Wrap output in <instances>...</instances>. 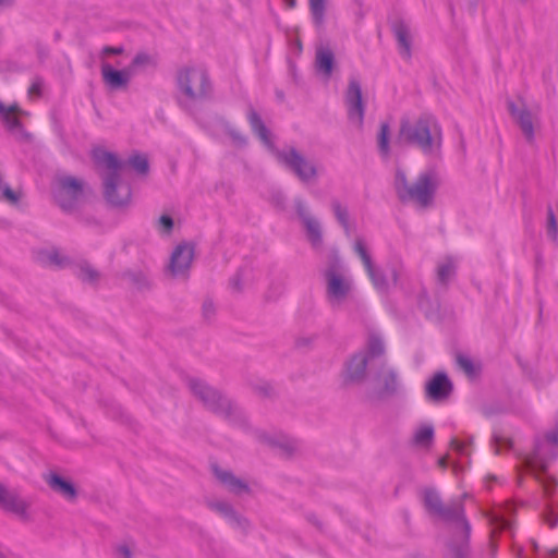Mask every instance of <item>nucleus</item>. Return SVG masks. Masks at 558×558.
I'll return each instance as SVG.
<instances>
[{"mask_svg": "<svg viewBox=\"0 0 558 558\" xmlns=\"http://www.w3.org/2000/svg\"><path fill=\"white\" fill-rule=\"evenodd\" d=\"M77 276L86 282H95L99 278V274L89 264L83 263L77 268Z\"/></svg>", "mask_w": 558, "mask_h": 558, "instance_id": "obj_35", "label": "nucleus"}, {"mask_svg": "<svg viewBox=\"0 0 558 558\" xmlns=\"http://www.w3.org/2000/svg\"><path fill=\"white\" fill-rule=\"evenodd\" d=\"M471 440L462 441L457 438L451 440V449L454 450L460 456H469L470 454V446Z\"/></svg>", "mask_w": 558, "mask_h": 558, "instance_id": "obj_39", "label": "nucleus"}, {"mask_svg": "<svg viewBox=\"0 0 558 558\" xmlns=\"http://www.w3.org/2000/svg\"><path fill=\"white\" fill-rule=\"evenodd\" d=\"M214 474L217 477V480L226 486V488L235 494V495H242L244 493H248V486L247 484L235 477L231 472L227 470H221L218 466H214Z\"/></svg>", "mask_w": 558, "mask_h": 558, "instance_id": "obj_21", "label": "nucleus"}, {"mask_svg": "<svg viewBox=\"0 0 558 558\" xmlns=\"http://www.w3.org/2000/svg\"><path fill=\"white\" fill-rule=\"evenodd\" d=\"M395 36L398 41L400 54L408 59L411 57V34L407 25L400 23L395 26Z\"/></svg>", "mask_w": 558, "mask_h": 558, "instance_id": "obj_27", "label": "nucleus"}, {"mask_svg": "<svg viewBox=\"0 0 558 558\" xmlns=\"http://www.w3.org/2000/svg\"><path fill=\"white\" fill-rule=\"evenodd\" d=\"M391 276H392V281H393L395 283H397V281H398V274H397V270H396V269H393V270H392Z\"/></svg>", "mask_w": 558, "mask_h": 558, "instance_id": "obj_51", "label": "nucleus"}, {"mask_svg": "<svg viewBox=\"0 0 558 558\" xmlns=\"http://www.w3.org/2000/svg\"><path fill=\"white\" fill-rule=\"evenodd\" d=\"M368 360L365 353L359 352L351 357L344 371V380L347 383H360L366 374Z\"/></svg>", "mask_w": 558, "mask_h": 558, "instance_id": "obj_19", "label": "nucleus"}, {"mask_svg": "<svg viewBox=\"0 0 558 558\" xmlns=\"http://www.w3.org/2000/svg\"><path fill=\"white\" fill-rule=\"evenodd\" d=\"M295 210L303 222L306 236L314 248L322 247L323 233L320 222L313 217L303 201H295Z\"/></svg>", "mask_w": 558, "mask_h": 558, "instance_id": "obj_13", "label": "nucleus"}, {"mask_svg": "<svg viewBox=\"0 0 558 558\" xmlns=\"http://www.w3.org/2000/svg\"><path fill=\"white\" fill-rule=\"evenodd\" d=\"M367 360L379 357L385 353V344L381 337L375 332H371L366 343V351L364 352Z\"/></svg>", "mask_w": 558, "mask_h": 558, "instance_id": "obj_29", "label": "nucleus"}, {"mask_svg": "<svg viewBox=\"0 0 558 558\" xmlns=\"http://www.w3.org/2000/svg\"><path fill=\"white\" fill-rule=\"evenodd\" d=\"M424 502L429 512L456 524L457 531L449 544V551L452 558H466L471 526L464 518L462 501L457 499L445 506L436 490L426 489Z\"/></svg>", "mask_w": 558, "mask_h": 558, "instance_id": "obj_2", "label": "nucleus"}, {"mask_svg": "<svg viewBox=\"0 0 558 558\" xmlns=\"http://www.w3.org/2000/svg\"><path fill=\"white\" fill-rule=\"evenodd\" d=\"M401 383L397 372L384 365L377 376L374 378V392L378 397L392 396L399 392Z\"/></svg>", "mask_w": 558, "mask_h": 558, "instance_id": "obj_14", "label": "nucleus"}, {"mask_svg": "<svg viewBox=\"0 0 558 558\" xmlns=\"http://www.w3.org/2000/svg\"><path fill=\"white\" fill-rule=\"evenodd\" d=\"M44 89V81L41 77H35L28 88V96L31 98H38L41 96Z\"/></svg>", "mask_w": 558, "mask_h": 558, "instance_id": "obj_38", "label": "nucleus"}, {"mask_svg": "<svg viewBox=\"0 0 558 558\" xmlns=\"http://www.w3.org/2000/svg\"><path fill=\"white\" fill-rule=\"evenodd\" d=\"M377 146L380 156L384 159L390 157V128L388 123H381L377 135Z\"/></svg>", "mask_w": 558, "mask_h": 558, "instance_id": "obj_30", "label": "nucleus"}, {"mask_svg": "<svg viewBox=\"0 0 558 558\" xmlns=\"http://www.w3.org/2000/svg\"><path fill=\"white\" fill-rule=\"evenodd\" d=\"M173 228V220L170 216L163 215L158 220V229L163 233H169Z\"/></svg>", "mask_w": 558, "mask_h": 558, "instance_id": "obj_40", "label": "nucleus"}, {"mask_svg": "<svg viewBox=\"0 0 558 558\" xmlns=\"http://www.w3.org/2000/svg\"><path fill=\"white\" fill-rule=\"evenodd\" d=\"M452 389L451 383L445 373H437L426 385V396L430 400L446 399Z\"/></svg>", "mask_w": 558, "mask_h": 558, "instance_id": "obj_18", "label": "nucleus"}, {"mask_svg": "<svg viewBox=\"0 0 558 558\" xmlns=\"http://www.w3.org/2000/svg\"><path fill=\"white\" fill-rule=\"evenodd\" d=\"M83 194V181L71 175H62L57 179L54 198L63 210H72L82 199Z\"/></svg>", "mask_w": 558, "mask_h": 558, "instance_id": "obj_11", "label": "nucleus"}, {"mask_svg": "<svg viewBox=\"0 0 558 558\" xmlns=\"http://www.w3.org/2000/svg\"><path fill=\"white\" fill-rule=\"evenodd\" d=\"M247 118L254 133H256L263 144L271 150L281 165L293 172L303 183H310L316 180L318 169L315 161L305 158L293 147L282 150L276 149L271 141L270 132L265 126L257 112L253 109L250 110Z\"/></svg>", "mask_w": 558, "mask_h": 558, "instance_id": "obj_3", "label": "nucleus"}, {"mask_svg": "<svg viewBox=\"0 0 558 558\" xmlns=\"http://www.w3.org/2000/svg\"><path fill=\"white\" fill-rule=\"evenodd\" d=\"M13 3V0H0V8L10 7Z\"/></svg>", "mask_w": 558, "mask_h": 558, "instance_id": "obj_46", "label": "nucleus"}, {"mask_svg": "<svg viewBox=\"0 0 558 558\" xmlns=\"http://www.w3.org/2000/svg\"><path fill=\"white\" fill-rule=\"evenodd\" d=\"M439 177L434 170L421 172L413 183H409L405 173L397 170L395 187L402 202H410L420 208H428L433 205L436 191L439 186Z\"/></svg>", "mask_w": 558, "mask_h": 558, "instance_id": "obj_6", "label": "nucleus"}, {"mask_svg": "<svg viewBox=\"0 0 558 558\" xmlns=\"http://www.w3.org/2000/svg\"><path fill=\"white\" fill-rule=\"evenodd\" d=\"M180 101L194 105L210 98L213 85L208 72L202 65H184L177 73Z\"/></svg>", "mask_w": 558, "mask_h": 558, "instance_id": "obj_7", "label": "nucleus"}, {"mask_svg": "<svg viewBox=\"0 0 558 558\" xmlns=\"http://www.w3.org/2000/svg\"><path fill=\"white\" fill-rule=\"evenodd\" d=\"M210 508L221 514L228 520V522L234 527L245 530L248 526L247 521L239 515L232 506L226 501H214L210 502Z\"/></svg>", "mask_w": 558, "mask_h": 558, "instance_id": "obj_23", "label": "nucleus"}, {"mask_svg": "<svg viewBox=\"0 0 558 558\" xmlns=\"http://www.w3.org/2000/svg\"><path fill=\"white\" fill-rule=\"evenodd\" d=\"M123 52V48L122 47H110V46H106L102 48V56L106 57V56H109V54H120Z\"/></svg>", "mask_w": 558, "mask_h": 558, "instance_id": "obj_43", "label": "nucleus"}, {"mask_svg": "<svg viewBox=\"0 0 558 558\" xmlns=\"http://www.w3.org/2000/svg\"><path fill=\"white\" fill-rule=\"evenodd\" d=\"M26 114L17 104L7 106L0 100V120L9 131H20L22 129L20 117Z\"/></svg>", "mask_w": 558, "mask_h": 558, "instance_id": "obj_20", "label": "nucleus"}, {"mask_svg": "<svg viewBox=\"0 0 558 558\" xmlns=\"http://www.w3.org/2000/svg\"><path fill=\"white\" fill-rule=\"evenodd\" d=\"M558 456V426L545 434L538 439L535 449L525 462L527 466L535 471H544L550 460Z\"/></svg>", "mask_w": 558, "mask_h": 558, "instance_id": "obj_9", "label": "nucleus"}, {"mask_svg": "<svg viewBox=\"0 0 558 558\" xmlns=\"http://www.w3.org/2000/svg\"><path fill=\"white\" fill-rule=\"evenodd\" d=\"M322 275L325 281L326 301L332 308H339L354 298L353 277L337 252L330 254Z\"/></svg>", "mask_w": 558, "mask_h": 558, "instance_id": "obj_4", "label": "nucleus"}, {"mask_svg": "<svg viewBox=\"0 0 558 558\" xmlns=\"http://www.w3.org/2000/svg\"><path fill=\"white\" fill-rule=\"evenodd\" d=\"M333 213L338 219V221L348 231V213L344 207H342L338 202L332 203Z\"/></svg>", "mask_w": 558, "mask_h": 558, "instance_id": "obj_37", "label": "nucleus"}, {"mask_svg": "<svg viewBox=\"0 0 558 558\" xmlns=\"http://www.w3.org/2000/svg\"><path fill=\"white\" fill-rule=\"evenodd\" d=\"M231 283H232V286H233V288L235 290H240L241 289V286H240L238 277L233 278Z\"/></svg>", "mask_w": 558, "mask_h": 558, "instance_id": "obj_47", "label": "nucleus"}, {"mask_svg": "<svg viewBox=\"0 0 558 558\" xmlns=\"http://www.w3.org/2000/svg\"><path fill=\"white\" fill-rule=\"evenodd\" d=\"M549 226L551 228H556V221H555L553 213L549 214Z\"/></svg>", "mask_w": 558, "mask_h": 558, "instance_id": "obj_49", "label": "nucleus"}, {"mask_svg": "<svg viewBox=\"0 0 558 558\" xmlns=\"http://www.w3.org/2000/svg\"><path fill=\"white\" fill-rule=\"evenodd\" d=\"M490 553H492V556L494 557L495 554H496V550H497V545L496 543L492 542V545H490Z\"/></svg>", "mask_w": 558, "mask_h": 558, "instance_id": "obj_50", "label": "nucleus"}, {"mask_svg": "<svg viewBox=\"0 0 558 558\" xmlns=\"http://www.w3.org/2000/svg\"><path fill=\"white\" fill-rule=\"evenodd\" d=\"M101 75L105 84L111 89L125 88L133 77L132 71L128 68L116 70L107 62L101 64Z\"/></svg>", "mask_w": 558, "mask_h": 558, "instance_id": "obj_16", "label": "nucleus"}, {"mask_svg": "<svg viewBox=\"0 0 558 558\" xmlns=\"http://www.w3.org/2000/svg\"><path fill=\"white\" fill-rule=\"evenodd\" d=\"M457 364L466 375H469V376L475 375V373H476L475 366L473 364V361L469 356H465L462 354L458 355Z\"/></svg>", "mask_w": 558, "mask_h": 558, "instance_id": "obj_36", "label": "nucleus"}, {"mask_svg": "<svg viewBox=\"0 0 558 558\" xmlns=\"http://www.w3.org/2000/svg\"><path fill=\"white\" fill-rule=\"evenodd\" d=\"M511 116L519 123L523 134L529 141L534 138V126L532 113L525 108H518L513 102L508 104Z\"/></svg>", "mask_w": 558, "mask_h": 558, "instance_id": "obj_22", "label": "nucleus"}, {"mask_svg": "<svg viewBox=\"0 0 558 558\" xmlns=\"http://www.w3.org/2000/svg\"><path fill=\"white\" fill-rule=\"evenodd\" d=\"M116 555H117V558H132L133 557L132 549L129 547L128 544H119L116 547Z\"/></svg>", "mask_w": 558, "mask_h": 558, "instance_id": "obj_41", "label": "nucleus"}, {"mask_svg": "<svg viewBox=\"0 0 558 558\" xmlns=\"http://www.w3.org/2000/svg\"><path fill=\"white\" fill-rule=\"evenodd\" d=\"M488 521L493 526L492 537H494V534L497 531L508 530L510 529L511 525L509 518L506 515V513H502L501 511H493L492 513H489Z\"/></svg>", "mask_w": 558, "mask_h": 558, "instance_id": "obj_31", "label": "nucleus"}, {"mask_svg": "<svg viewBox=\"0 0 558 558\" xmlns=\"http://www.w3.org/2000/svg\"><path fill=\"white\" fill-rule=\"evenodd\" d=\"M354 252L361 258L368 277L371 278L374 287L379 291H386L388 288V281L381 271L373 265L372 257L367 251V247L362 239H357L354 243Z\"/></svg>", "mask_w": 558, "mask_h": 558, "instance_id": "obj_15", "label": "nucleus"}, {"mask_svg": "<svg viewBox=\"0 0 558 558\" xmlns=\"http://www.w3.org/2000/svg\"><path fill=\"white\" fill-rule=\"evenodd\" d=\"M230 136L238 145H244L246 143L245 137L238 131H230Z\"/></svg>", "mask_w": 558, "mask_h": 558, "instance_id": "obj_44", "label": "nucleus"}, {"mask_svg": "<svg viewBox=\"0 0 558 558\" xmlns=\"http://www.w3.org/2000/svg\"><path fill=\"white\" fill-rule=\"evenodd\" d=\"M189 387L209 410L226 416L232 414L233 407L231 401L223 397L218 390L209 387L205 381L198 378H191L189 380Z\"/></svg>", "mask_w": 558, "mask_h": 558, "instance_id": "obj_8", "label": "nucleus"}, {"mask_svg": "<svg viewBox=\"0 0 558 558\" xmlns=\"http://www.w3.org/2000/svg\"><path fill=\"white\" fill-rule=\"evenodd\" d=\"M434 440V427L430 424H422L415 428L412 437L414 446L427 449L432 446Z\"/></svg>", "mask_w": 558, "mask_h": 558, "instance_id": "obj_26", "label": "nucleus"}, {"mask_svg": "<svg viewBox=\"0 0 558 558\" xmlns=\"http://www.w3.org/2000/svg\"><path fill=\"white\" fill-rule=\"evenodd\" d=\"M398 142L418 147L424 154H436L442 143V132L433 116H422L415 120L403 119L400 123Z\"/></svg>", "mask_w": 558, "mask_h": 558, "instance_id": "obj_5", "label": "nucleus"}, {"mask_svg": "<svg viewBox=\"0 0 558 558\" xmlns=\"http://www.w3.org/2000/svg\"><path fill=\"white\" fill-rule=\"evenodd\" d=\"M438 465H439L440 468H446V466H447V458H446V457L440 458V459L438 460Z\"/></svg>", "mask_w": 558, "mask_h": 558, "instance_id": "obj_48", "label": "nucleus"}, {"mask_svg": "<svg viewBox=\"0 0 558 558\" xmlns=\"http://www.w3.org/2000/svg\"><path fill=\"white\" fill-rule=\"evenodd\" d=\"M153 64V59L147 53H137L132 60L131 64L126 66L132 71V75H136L138 71L146 69Z\"/></svg>", "mask_w": 558, "mask_h": 558, "instance_id": "obj_33", "label": "nucleus"}, {"mask_svg": "<svg viewBox=\"0 0 558 558\" xmlns=\"http://www.w3.org/2000/svg\"><path fill=\"white\" fill-rule=\"evenodd\" d=\"M92 156L97 167L102 170L101 177L106 199L114 206L129 204L131 199V187L123 179L125 168L130 166L137 173L146 174L149 168L146 156L135 154L124 162L119 160L114 154L102 148L93 149Z\"/></svg>", "mask_w": 558, "mask_h": 558, "instance_id": "obj_1", "label": "nucleus"}, {"mask_svg": "<svg viewBox=\"0 0 558 558\" xmlns=\"http://www.w3.org/2000/svg\"><path fill=\"white\" fill-rule=\"evenodd\" d=\"M343 99L349 122L357 129H362L365 117V102L363 100L362 85L356 76H350Z\"/></svg>", "mask_w": 558, "mask_h": 558, "instance_id": "obj_10", "label": "nucleus"}, {"mask_svg": "<svg viewBox=\"0 0 558 558\" xmlns=\"http://www.w3.org/2000/svg\"><path fill=\"white\" fill-rule=\"evenodd\" d=\"M0 508L20 517H25L28 504L20 497L16 490H10L0 483Z\"/></svg>", "mask_w": 558, "mask_h": 558, "instance_id": "obj_17", "label": "nucleus"}, {"mask_svg": "<svg viewBox=\"0 0 558 558\" xmlns=\"http://www.w3.org/2000/svg\"><path fill=\"white\" fill-rule=\"evenodd\" d=\"M194 258V246L190 243L178 244L170 257L169 271L173 277L185 278Z\"/></svg>", "mask_w": 558, "mask_h": 558, "instance_id": "obj_12", "label": "nucleus"}, {"mask_svg": "<svg viewBox=\"0 0 558 558\" xmlns=\"http://www.w3.org/2000/svg\"><path fill=\"white\" fill-rule=\"evenodd\" d=\"M556 523H557V520L555 519V520L550 521L549 524H550L551 527H554L556 525Z\"/></svg>", "mask_w": 558, "mask_h": 558, "instance_id": "obj_53", "label": "nucleus"}, {"mask_svg": "<svg viewBox=\"0 0 558 558\" xmlns=\"http://www.w3.org/2000/svg\"><path fill=\"white\" fill-rule=\"evenodd\" d=\"M335 63L333 52L327 47H319L316 50L315 65L325 77H330Z\"/></svg>", "mask_w": 558, "mask_h": 558, "instance_id": "obj_25", "label": "nucleus"}, {"mask_svg": "<svg viewBox=\"0 0 558 558\" xmlns=\"http://www.w3.org/2000/svg\"><path fill=\"white\" fill-rule=\"evenodd\" d=\"M47 482L50 488L64 499L72 501L76 498V489L74 485L62 476L51 474Z\"/></svg>", "mask_w": 558, "mask_h": 558, "instance_id": "obj_24", "label": "nucleus"}, {"mask_svg": "<svg viewBox=\"0 0 558 558\" xmlns=\"http://www.w3.org/2000/svg\"><path fill=\"white\" fill-rule=\"evenodd\" d=\"M21 198L19 192L13 191L7 183L0 185V202H5L10 205H17Z\"/></svg>", "mask_w": 558, "mask_h": 558, "instance_id": "obj_34", "label": "nucleus"}, {"mask_svg": "<svg viewBox=\"0 0 558 558\" xmlns=\"http://www.w3.org/2000/svg\"><path fill=\"white\" fill-rule=\"evenodd\" d=\"M513 510V507L511 505L507 506V512H511Z\"/></svg>", "mask_w": 558, "mask_h": 558, "instance_id": "obj_52", "label": "nucleus"}, {"mask_svg": "<svg viewBox=\"0 0 558 558\" xmlns=\"http://www.w3.org/2000/svg\"><path fill=\"white\" fill-rule=\"evenodd\" d=\"M457 259L452 256H447L438 263L437 278L438 281L447 284L456 275Z\"/></svg>", "mask_w": 558, "mask_h": 558, "instance_id": "obj_28", "label": "nucleus"}, {"mask_svg": "<svg viewBox=\"0 0 558 558\" xmlns=\"http://www.w3.org/2000/svg\"><path fill=\"white\" fill-rule=\"evenodd\" d=\"M310 10L316 26H322L325 20V0H308Z\"/></svg>", "mask_w": 558, "mask_h": 558, "instance_id": "obj_32", "label": "nucleus"}, {"mask_svg": "<svg viewBox=\"0 0 558 558\" xmlns=\"http://www.w3.org/2000/svg\"><path fill=\"white\" fill-rule=\"evenodd\" d=\"M203 313L205 317H209L210 314L214 313V305L210 302H205L203 305Z\"/></svg>", "mask_w": 558, "mask_h": 558, "instance_id": "obj_45", "label": "nucleus"}, {"mask_svg": "<svg viewBox=\"0 0 558 558\" xmlns=\"http://www.w3.org/2000/svg\"><path fill=\"white\" fill-rule=\"evenodd\" d=\"M48 260L57 266H62L64 263V257L60 255V253L56 250L48 252Z\"/></svg>", "mask_w": 558, "mask_h": 558, "instance_id": "obj_42", "label": "nucleus"}]
</instances>
